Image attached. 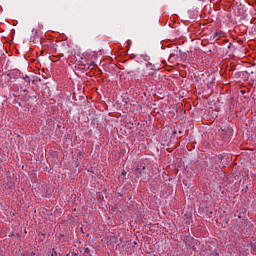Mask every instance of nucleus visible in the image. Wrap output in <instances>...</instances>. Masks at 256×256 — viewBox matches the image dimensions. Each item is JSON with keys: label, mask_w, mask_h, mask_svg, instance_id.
<instances>
[{"label": "nucleus", "mask_w": 256, "mask_h": 256, "mask_svg": "<svg viewBox=\"0 0 256 256\" xmlns=\"http://www.w3.org/2000/svg\"><path fill=\"white\" fill-rule=\"evenodd\" d=\"M157 71L155 65L151 62L138 65L136 71L134 72V77L139 81V79H144L147 81V77H151Z\"/></svg>", "instance_id": "obj_1"}, {"label": "nucleus", "mask_w": 256, "mask_h": 256, "mask_svg": "<svg viewBox=\"0 0 256 256\" xmlns=\"http://www.w3.org/2000/svg\"><path fill=\"white\" fill-rule=\"evenodd\" d=\"M136 177H140L141 180L143 181V179L147 178V175L149 174V172H147V168H145V166H138L136 168Z\"/></svg>", "instance_id": "obj_2"}, {"label": "nucleus", "mask_w": 256, "mask_h": 256, "mask_svg": "<svg viewBox=\"0 0 256 256\" xmlns=\"http://www.w3.org/2000/svg\"><path fill=\"white\" fill-rule=\"evenodd\" d=\"M224 33L221 30H218L216 32H214L213 34H211V39H215V41H219V39H221V37H223Z\"/></svg>", "instance_id": "obj_3"}, {"label": "nucleus", "mask_w": 256, "mask_h": 256, "mask_svg": "<svg viewBox=\"0 0 256 256\" xmlns=\"http://www.w3.org/2000/svg\"><path fill=\"white\" fill-rule=\"evenodd\" d=\"M141 58L143 59V61H146V63H149V61H151V57L147 54H142Z\"/></svg>", "instance_id": "obj_4"}, {"label": "nucleus", "mask_w": 256, "mask_h": 256, "mask_svg": "<svg viewBox=\"0 0 256 256\" xmlns=\"http://www.w3.org/2000/svg\"><path fill=\"white\" fill-rule=\"evenodd\" d=\"M48 256H57V251L53 249L52 251L48 252Z\"/></svg>", "instance_id": "obj_5"}, {"label": "nucleus", "mask_w": 256, "mask_h": 256, "mask_svg": "<svg viewBox=\"0 0 256 256\" xmlns=\"http://www.w3.org/2000/svg\"><path fill=\"white\" fill-rule=\"evenodd\" d=\"M26 83H31V78L29 76L23 77Z\"/></svg>", "instance_id": "obj_6"}, {"label": "nucleus", "mask_w": 256, "mask_h": 256, "mask_svg": "<svg viewBox=\"0 0 256 256\" xmlns=\"http://www.w3.org/2000/svg\"><path fill=\"white\" fill-rule=\"evenodd\" d=\"M84 253H85L86 255H89V253H91V250H90L89 248H85V249H84Z\"/></svg>", "instance_id": "obj_7"}, {"label": "nucleus", "mask_w": 256, "mask_h": 256, "mask_svg": "<svg viewBox=\"0 0 256 256\" xmlns=\"http://www.w3.org/2000/svg\"><path fill=\"white\" fill-rule=\"evenodd\" d=\"M119 197H123V193L122 192H118Z\"/></svg>", "instance_id": "obj_8"}, {"label": "nucleus", "mask_w": 256, "mask_h": 256, "mask_svg": "<svg viewBox=\"0 0 256 256\" xmlns=\"http://www.w3.org/2000/svg\"><path fill=\"white\" fill-rule=\"evenodd\" d=\"M179 137H181L183 135V132L182 131H179Z\"/></svg>", "instance_id": "obj_9"}, {"label": "nucleus", "mask_w": 256, "mask_h": 256, "mask_svg": "<svg viewBox=\"0 0 256 256\" xmlns=\"http://www.w3.org/2000/svg\"><path fill=\"white\" fill-rule=\"evenodd\" d=\"M0 163H3V158L2 157H0Z\"/></svg>", "instance_id": "obj_10"}, {"label": "nucleus", "mask_w": 256, "mask_h": 256, "mask_svg": "<svg viewBox=\"0 0 256 256\" xmlns=\"http://www.w3.org/2000/svg\"><path fill=\"white\" fill-rule=\"evenodd\" d=\"M91 65L95 66V62H92Z\"/></svg>", "instance_id": "obj_11"}]
</instances>
